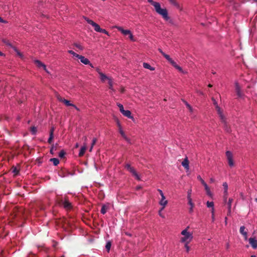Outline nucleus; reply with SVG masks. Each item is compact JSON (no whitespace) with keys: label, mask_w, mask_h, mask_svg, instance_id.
Listing matches in <instances>:
<instances>
[{"label":"nucleus","mask_w":257,"mask_h":257,"mask_svg":"<svg viewBox=\"0 0 257 257\" xmlns=\"http://www.w3.org/2000/svg\"><path fill=\"white\" fill-rule=\"evenodd\" d=\"M54 150H56V147H55L53 145V146H52V147H51V148L50 149V154H51L52 155L54 154V152H53Z\"/></svg>","instance_id":"48"},{"label":"nucleus","mask_w":257,"mask_h":257,"mask_svg":"<svg viewBox=\"0 0 257 257\" xmlns=\"http://www.w3.org/2000/svg\"><path fill=\"white\" fill-rule=\"evenodd\" d=\"M55 130V128L54 126L51 127L50 130V134L54 135V132Z\"/></svg>","instance_id":"53"},{"label":"nucleus","mask_w":257,"mask_h":257,"mask_svg":"<svg viewBox=\"0 0 257 257\" xmlns=\"http://www.w3.org/2000/svg\"><path fill=\"white\" fill-rule=\"evenodd\" d=\"M117 125L118 127H119V130L120 128H122L121 124H120V122H119L118 120H117Z\"/></svg>","instance_id":"56"},{"label":"nucleus","mask_w":257,"mask_h":257,"mask_svg":"<svg viewBox=\"0 0 257 257\" xmlns=\"http://www.w3.org/2000/svg\"><path fill=\"white\" fill-rule=\"evenodd\" d=\"M206 205L208 208H212V213L214 212V203L212 201H207L206 202Z\"/></svg>","instance_id":"22"},{"label":"nucleus","mask_w":257,"mask_h":257,"mask_svg":"<svg viewBox=\"0 0 257 257\" xmlns=\"http://www.w3.org/2000/svg\"><path fill=\"white\" fill-rule=\"evenodd\" d=\"M169 63L176 69H177L178 71H179L183 73V70L180 66H179L173 59H171V60L169 62Z\"/></svg>","instance_id":"13"},{"label":"nucleus","mask_w":257,"mask_h":257,"mask_svg":"<svg viewBox=\"0 0 257 257\" xmlns=\"http://www.w3.org/2000/svg\"><path fill=\"white\" fill-rule=\"evenodd\" d=\"M148 2L154 6L156 13L165 21H168L170 19L167 10L166 8L162 9L159 2H155L153 0H148Z\"/></svg>","instance_id":"1"},{"label":"nucleus","mask_w":257,"mask_h":257,"mask_svg":"<svg viewBox=\"0 0 257 257\" xmlns=\"http://www.w3.org/2000/svg\"><path fill=\"white\" fill-rule=\"evenodd\" d=\"M235 90L236 93V95L239 98H243L244 96V94L242 93L241 90V88L239 85V83L237 82H235Z\"/></svg>","instance_id":"6"},{"label":"nucleus","mask_w":257,"mask_h":257,"mask_svg":"<svg viewBox=\"0 0 257 257\" xmlns=\"http://www.w3.org/2000/svg\"><path fill=\"white\" fill-rule=\"evenodd\" d=\"M54 138V135L50 134L49 138L48 140V143L50 144H51L52 143V140Z\"/></svg>","instance_id":"39"},{"label":"nucleus","mask_w":257,"mask_h":257,"mask_svg":"<svg viewBox=\"0 0 257 257\" xmlns=\"http://www.w3.org/2000/svg\"><path fill=\"white\" fill-rule=\"evenodd\" d=\"M182 165L187 170L189 169V162L187 158L182 162Z\"/></svg>","instance_id":"21"},{"label":"nucleus","mask_w":257,"mask_h":257,"mask_svg":"<svg viewBox=\"0 0 257 257\" xmlns=\"http://www.w3.org/2000/svg\"><path fill=\"white\" fill-rule=\"evenodd\" d=\"M97 141V139L96 138H93L92 141L91 145L89 151L91 152L93 149V146L95 144Z\"/></svg>","instance_id":"35"},{"label":"nucleus","mask_w":257,"mask_h":257,"mask_svg":"<svg viewBox=\"0 0 257 257\" xmlns=\"http://www.w3.org/2000/svg\"><path fill=\"white\" fill-rule=\"evenodd\" d=\"M163 56H164V57H165V58H166V59H167L169 62H170V61L171 60V59H172L170 57V56L169 55H168V54H166V53H165Z\"/></svg>","instance_id":"40"},{"label":"nucleus","mask_w":257,"mask_h":257,"mask_svg":"<svg viewBox=\"0 0 257 257\" xmlns=\"http://www.w3.org/2000/svg\"><path fill=\"white\" fill-rule=\"evenodd\" d=\"M60 101L63 102L67 106H73L77 110H78V111L79 110V108L78 107H77L76 105L71 103L70 101L67 99H60Z\"/></svg>","instance_id":"8"},{"label":"nucleus","mask_w":257,"mask_h":257,"mask_svg":"<svg viewBox=\"0 0 257 257\" xmlns=\"http://www.w3.org/2000/svg\"><path fill=\"white\" fill-rule=\"evenodd\" d=\"M119 132L120 133V134L121 135V136L123 138L125 136H126L124 132H123V131L122 130V128H120L119 130Z\"/></svg>","instance_id":"47"},{"label":"nucleus","mask_w":257,"mask_h":257,"mask_svg":"<svg viewBox=\"0 0 257 257\" xmlns=\"http://www.w3.org/2000/svg\"><path fill=\"white\" fill-rule=\"evenodd\" d=\"M65 152L62 150L59 152L58 156L60 158H63L65 157Z\"/></svg>","instance_id":"36"},{"label":"nucleus","mask_w":257,"mask_h":257,"mask_svg":"<svg viewBox=\"0 0 257 257\" xmlns=\"http://www.w3.org/2000/svg\"><path fill=\"white\" fill-rule=\"evenodd\" d=\"M163 210H162V207L161 208V209L159 210V215L160 216H161L162 218H165V216L162 213V211H163Z\"/></svg>","instance_id":"52"},{"label":"nucleus","mask_w":257,"mask_h":257,"mask_svg":"<svg viewBox=\"0 0 257 257\" xmlns=\"http://www.w3.org/2000/svg\"><path fill=\"white\" fill-rule=\"evenodd\" d=\"M96 71H97V72L99 74V75H100L101 73H102V72H101L100 69L98 67H97L96 68Z\"/></svg>","instance_id":"55"},{"label":"nucleus","mask_w":257,"mask_h":257,"mask_svg":"<svg viewBox=\"0 0 257 257\" xmlns=\"http://www.w3.org/2000/svg\"><path fill=\"white\" fill-rule=\"evenodd\" d=\"M83 18L87 22L88 24L91 25L92 26L94 27V30L97 32H99L101 28L100 27L99 25L97 24V23L93 22L92 20L89 19L87 17L85 16H83Z\"/></svg>","instance_id":"4"},{"label":"nucleus","mask_w":257,"mask_h":257,"mask_svg":"<svg viewBox=\"0 0 257 257\" xmlns=\"http://www.w3.org/2000/svg\"><path fill=\"white\" fill-rule=\"evenodd\" d=\"M108 85H109V88L110 89L112 90L113 89V82H112V80L111 79V78H110L108 80Z\"/></svg>","instance_id":"32"},{"label":"nucleus","mask_w":257,"mask_h":257,"mask_svg":"<svg viewBox=\"0 0 257 257\" xmlns=\"http://www.w3.org/2000/svg\"><path fill=\"white\" fill-rule=\"evenodd\" d=\"M129 37L131 40L134 41V37L132 33H131V34H129Z\"/></svg>","instance_id":"57"},{"label":"nucleus","mask_w":257,"mask_h":257,"mask_svg":"<svg viewBox=\"0 0 257 257\" xmlns=\"http://www.w3.org/2000/svg\"><path fill=\"white\" fill-rule=\"evenodd\" d=\"M158 51H159V52H160V53L162 55H163L165 53V52H164L163 51V50H162L161 49H160V48H159V49H158Z\"/></svg>","instance_id":"59"},{"label":"nucleus","mask_w":257,"mask_h":257,"mask_svg":"<svg viewBox=\"0 0 257 257\" xmlns=\"http://www.w3.org/2000/svg\"><path fill=\"white\" fill-rule=\"evenodd\" d=\"M169 63L176 69H177L178 71H179L183 73V70L180 66H179L173 59H171V60L169 62Z\"/></svg>","instance_id":"12"},{"label":"nucleus","mask_w":257,"mask_h":257,"mask_svg":"<svg viewBox=\"0 0 257 257\" xmlns=\"http://www.w3.org/2000/svg\"><path fill=\"white\" fill-rule=\"evenodd\" d=\"M158 191H159L161 196L164 195L162 190L159 189H158Z\"/></svg>","instance_id":"60"},{"label":"nucleus","mask_w":257,"mask_h":257,"mask_svg":"<svg viewBox=\"0 0 257 257\" xmlns=\"http://www.w3.org/2000/svg\"><path fill=\"white\" fill-rule=\"evenodd\" d=\"M183 101L184 102L186 106L188 107L189 110L192 112L193 111V108L192 106L185 100H183Z\"/></svg>","instance_id":"34"},{"label":"nucleus","mask_w":257,"mask_h":257,"mask_svg":"<svg viewBox=\"0 0 257 257\" xmlns=\"http://www.w3.org/2000/svg\"><path fill=\"white\" fill-rule=\"evenodd\" d=\"M117 30L120 31L121 33H122L124 35H127L131 34V31L129 30H124L122 27H118L117 28Z\"/></svg>","instance_id":"17"},{"label":"nucleus","mask_w":257,"mask_h":257,"mask_svg":"<svg viewBox=\"0 0 257 257\" xmlns=\"http://www.w3.org/2000/svg\"><path fill=\"white\" fill-rule=\"evenodd\" d=\"M86 147L85 146H83L81 147V148H80V150L79 151V156H82L84 155L85 151L86 150Z\"/></svg>","instance_id":"29"},{"label":"nucleus","mask_w":257,"mask_h":257,"mask_svg":"<svg viewBox=\"0 0 257 257\" xmlns=\"http://www.w3.org/2000/svg\"><path fill=\"white\" fill-rule=\"evenodd\" d=\"M212 100L213 101V104L215 105V106L216 107L217 105H218V104H217V101H216V100L214 98H212Z\"/></svg>","instance_id":"54"},{"label":"nucleus","mask_w":257,"mask_h":257,"mask_svg":"<svg viewBox=\"0 0 257 257\" xmlns=\"http://www.w3.org/2000/svg\"><path fill=\"white\" fill-rule=\"evenodd\" d=\"M50 161L52 162L53 165L55 166H57L60 162L59 159L56 158L50 159Z\"/></svg>","instance_id":"27"},{"label":"nucleus","mask_w":257,"mask_h":257,"mask_svg":"<svg viewBox=\"0 0 257 257\" xmlns=\"http://www.w3.org/2000/svg\"><path fill=\"white\" fill-rule=\"evenodd\" d=\"M111 246V242L110 241H107L105 245V248L108 252H109Z\"/></svg>","instance_id":"31"},{"label":"nucleus","mask_w":257,"mask_h":257,"mask_svg":"<svg viewBox=\"0 0 257 257\" xmlns=\"http://www.w3.org/2000/svg\"><path fill=\"white\" fill-rule=\"evenodd\" d=\"M143 66L144 68L149 69L152 71H154L155 70V67L151 66L149 63L146 62H144L143 64Z\"/></svg>","instance_id":"20"},{"label":"nucleus","mask_w":257,"mask_h":257,"mask_svg":"<svg viewBox=\"0 0 257 257\" xmlns=\"http://www.w3.org/2000/svg\"><path fill=\"white\" fill-rule=\"evenodd\" d=\"M61 202L63 205V207L65 209L67 210H70L72 208V204L68 200L66 199L64 200H62Z\"/></svg>","instance_id":"7"},{"label":"nucleus","mask_w":257,"mask_h":257,"mask_svg":"<svg viewBox=\"0 0 257 257\" xmlns=\"http://www.w3.org/2000/svg\"><path fill=\"white\" fill-rule=\"evenodd\" d=\"M125 168L130 173L132 174V175L136 178L137 180H141V177L140 175L137 173L135 169L133 167H131L130 164H126L125 166Z\"/></svg>","instance_id":"3"},{"label":"nucleus","mask_w":257,"mask_h":257,"mask_svg":"<svg viewBox=\"0 0 257 257\" xmlns=\"http://www.w3.org/2000/svg\"><path fill=\"white\" fill-rule=\"evenodd\" d=\"M117 105L119 107L120 112H121L123 111V110H124L122 104L120 103H117Z\"/></svg>","instance_id":"43"},{"label":"nucleus","mask_w":257,"mask_h":257,"mask_svg":"<svg viewBox=\"0 0 257 257\" xmlns=\"http://www.w3.org/2000/svg\"><path fill=\"white\" fill-rule=\"evenodd\" d=\"M233 201L232 198H229L228 201L227 202L228 206V213L230 214L231 213V203Z\"/></svg>","instance_id":"26"},{"label":"nucleus","mask_w":257,"mask_h":257,"mask_svg":"<svg viewBox=\"0 0 257 257\" xmlns=\"http://www.w3.org/2000/svg\"><path fill=\"white\" fill-rule=\"evenodd\" d=\"M15 51L16 52L17 54L21 58H23V55L16 48L14 49Z\"/></svg>","instance_id":"38"},{"label":"nucleus","mask_w":257,"mask_h":257,"mask_svg":"<svg viewBox=\"0 0 257 257\" xmlns=\"http://www.w3.org/2000/svg\"><path fill=\"white\" fill-rule=\"evenodd\" d=\"M206 191V193L208 195V196H212V193L210 191V188L209 187H208V189H205Z\"/></svg>","instance_id":"50"},{"label":"nucleus","mask_w":257,"mask_h":257,"mask_svg":"<svg viewBox=\"0 0 257 257\" xmlns=\"http://www.w3.org/2000/svg\"><path fill=\"white\" fill-rule=\"evenodd\" d=\"M170 3L177 9H180V5L176 0H168Z\"/></svg>","instance_id":"24"},{"label":"nucleus","mask_w":257,"mask_h":257,"mask_svg":"<svg viewBox=\"0 0 257 257\" xmlns=\"http://www.w3.org/2000/svg\"><path fill=\"white\" fill-rule=\"evenodd\" d=\"M188 226L187 227L181 232V234L184 236L180 239V242L182 243H189L193 238V233L188 231Z\"/></svg>","instance_id":"2"},{"label":"nucleus","mask_w":257,"mask_h":257,"mask_svg":"<svg viewBox=\"0 0 257 257\" xmlns=\"http://www.w3.org/2000/svg\"><path fill=\"white\" fill-rule=\"evenodd\" d=\"M124 116L127 117L128 118L134 119V117L132 115L131 112L129 110H123L121 112Z\"/></svg>","instance_id":"14"},{"label":"nucleus","mask_w":257,"mask_h":257,"mask_svg":"<svg viewBox=\"0 0 257 257\" xmlns=\"http://www.w3.org/2000/svg\"><path fill=\"white\" fill-rule=\"evenodd\" d=\"M0 22H1L2 23H7V22L5 20H3V19L1 17H0Z\"/></svg>","instance_id":"58"},{"label":"nucleus","mask_w":257,"mask_h":257,"mask_svg":"<svg viewBox=\"0 0 257 257\" xmlns=\"http://www.w3.org/2000/svg\"><path fill=\"white\" fill-rule=\"evenodd\" d=\"M225 154L229 166L230 167H233L234 166V161L232 152L230 151H227Z\"/></svg>","instance_id":"5"},{"label":"nucleus","mask_w":257,"mask_h":257,"mask_svg":"<svg viewBox=\"0 0 257 257\" xmlns=\"http://www.w3.org/2000/svg\"><path fill=\"white\" fill-rule=\"evenodd\" d=\"M223 123H224V129L225 130V131L228 132V133H230L231 130L229 128H228L227 127V123L226 122V125L225 124V122H222Z\"/></svg>","instance_id":"42"},{"label":"nucleus","mask_w":257,"mask_h":257,"mask_svg":"<svg viewBox=\"0 0 257 257\" xmlns=\"http://www.w3.org/2000/svg\"><path fill=\"white\" fill-rule=\"evenodd\" d=\"M78 59H79L80 62L84 65H87L88 64H89L90 61L89 60V59L85 58L83 56L80 55Z\"/></svg>","instance_id":"15"},{"label":"nucleus","mask_w":257,"mask_h":257,"mask_svg":"<svg viewBox=\"0 0 257 257\" xmlns=\"http://www.w3.org/2000/svg\"><path fill=\"white\" fill-rule=\"evenodd\" d=\"M189 213H192L193 211V207H190L189 209Z\"/></svg>","instance_id":"61"},{"label":"nucleus","mask_w":257,"mask_h":257,"mask_svg":"<svg viewBox=\"0 0 257 257\" xmlns=\"http://www.w3.org/2000/svg\"><path fill=\"white\" fill-rule=\"evenodd\" d=\"M170 3L177 9H180V5L176 0H168Z\"/></svg>","instance_id":"25"},{"label":"nucleus","mask_w":257,"mask_h":257,"mask_svg":"<svg viewBox=\"0 0 257 257\" xmlns=\"http://www.w3.org/2000/svg\"><path fill=\"white\" fill-rule=\"evenodd\" d=\"M99 32L108 35V32L105 29H103L101 28Z\"/></svg>","instance_id":"45"},{"label":"nucleus","mask_w":257,"mask_h":257,"mask_svg":"<svg viewBox=\"0 0 257 257\" xmlns=\"http://www.w3.org/2000/svg\"><path fill=\"white\" fill-rule=\"evenodd\" d=\"M108 209V206L106 205H105V204H103L102 206V207H101V210H100L101 213H102V214H105L106 212V211H107V210Z\"/></svg>","instance_id":"23"},{"label":"nucleus","mask_w":257,"mask_h":257,"mask_svg":"<svg viewBox=\"0 0 257 257\" xmlns=\"http://www.w3.org/2000/svg\"><path fill=\"white\" fill-rule=\"evenodd\" d=\"M248 242L253 249H256L257 248V239H256L255 238H249L248 239Z\"/></svg>","instance_id":"9"},{"label":"nucleus","mask_w":257,"mask_h":257,"mask_svg":"<svg viewBox=\"0 0 257 257\" xmlns=\"http://www.w3.org/2000/svg\"><path fill=\"white\" fill-rule=\"evenodd\" d=\"M68 52L72 55L73 56L78 58L79 56H80V55L79 54H77V53H76L75 52H74L72 50H68Z\"/></svg>","instance_id":"33"},{"label":"nucleus","mask_w":257,"mask_h":257,"mask_svg":"<svg viewBox=\"0 0 257 257\" xmlns=\"http://www.w3.org/2000/svg\"><path fill=\"white\" fill-rule=\"evenodd\" d=\"M74 46L78 48L79 50H82L83 49V47L82 46H81L80 44H77V43H75L74 44Z\"/></svg>","instance_id":"44"},{"label":"nucleus","mask_w":257,"mask_h":257,"mask_svg":"<svg viewBox=\"0 0 257 257\" xmlns=\"http://www.w3.org/2000/svg\"><path fill=\"white\" fill-rule=\"evenodd\" d=\"M191 193H192V190L191 189L188 190L187 191V200L192 199Z\"/></svg>","instance_id":"37"},{"label":"nucleus","mask_w":257,"mask_h":257,"mask_svg":"<svg viewBox=\"0 0 257 257\" xmlns=\"http://www.w3.org/2000/svg\"><path fill=\"white\" fill-rule=\"evenodd\" d=\"M100 79L101 81H104L105 80H108L110 77L107 76L105 74L102 73L100 74Z\"/></svg>","instance_id":"28"},{"label":"nucleus","mask_w":257,"mask_h":257,"mask_svg":"<svg viewBox=\"0 0 257 257\" xmlns=\"http://www.w3.org/2000/svg\"><path fill=\"white\" fill-rule=\"evenodd\" d=\"M197 179L201 182V184L204 186L205 189H208V186L200 176H197Z\"/></svg>","instance_id":"19"},{"label":"nucleus","mask_w":257,"mask_h":257,"mask_svg":"<svg viewBox=\"0 0 257 257\" xmlns=\"http://www.w3.org/2000/svg\"><path fill=\"white\" fill-rule=\"evenodd\" d=\"M184 244V247L186 249V250L187 252H188L190 250V247L189 246V243H183Z\"/></svg>","instance_id":"41"},{"label":"nucleus","mask_w":257,"mask_h":257,"mask_svg":"<svg viewBox=\"0 0 257 257\" xmlns=\"http://www.w3.org/2000/svg\"><path fill=\"white\" fill-rule=\"evenodd\" d=\"M87 65H89L91 68H94L93 65L89 61V64H88Z\"/></svg>","instance_id":"63"},{"label":"nucleus","mask_w":257,"mask_h":257,"mask_svg":"<svg viewBox=\"0 0 257 257\" xmlns=\"http://www.w3.org/2000/svg\"><path fill=\"white\" fill-rule=\"evenodd\" d=\"M34 63L37 65V66L39 67H42L43 68H45L46 65L43 63L41 61L39 60H35Z\"/></svg>","instance_id":"18"},{"label":"nucleus","mask_w":257,"mask_h":257,"mask_svg":"<svg viewBox=\"0 0 257 257\" xmlns=\"http://www.w3.org/2000/svg\"><path fill=\"white\" fill-rule=\"evenodd\" d=\"M227 190H224V194L225 195H227V193H228V192H227Z\"/></svg>","instance_id":"64"},{"label":"nucleus","mask_w":257,"mask_h":257,"mask_svg":"<svg viewBox=\"0 0 257 257\" xmlns=\"http://www.w3.org/2000/svg\"><path fill=\"white\" fill-rule=\"evenodd\" d=\"M188 204L190 205V207H194V203H193L192 199L188 200Z\"/></svg>","instance_id":"46"},{"label":"nucleus","mask_w":257,"mask_h":257,"mask_svg":"<svg viewBox=\"0 0 257 257\" xmlns=\"http://www.w3.org/2000/svg\"><path fill=\"white\" fill-rule=\"evenodd\" d=\"M216 109L217 110V113L219 114V117H220L222 122H224L225 124L226 125L225 118L224 116L223 115L222 112L221 110L220 107L218 105H217L216 106Z\"/></svg>","instance_id":"10"},{"label":"nucleus","mask_w":257,"mask_h":257,"mask_svg":"<svg viewBox=\"0 0 257 257\" xmlns=\"http://www.w3.org/2000/svg\"><path fill=\"white\" fill-rule=\"evenodd\" d=\"M30 131L32 135L35 136L37 133V128L35 126H32Z\"/></svg>","instance_id":"30"},{"label":"nucleus","mask_w":257,"mask_h":257,"mask_svg":"<svg viewBox=\"0 0 257 257\" xmlns=\"http://www.w3.org/2000/svg\"><path fill=\"white\" fill-rule=\"evenodd\" d=\"M13 173L16 174H18L19 173V171L18 170V169H17L16 167H13V171H12Z\"/></svg>","instance_id":"51"},{"label":"nucleus","mask_w":257,"mask_h":257,"mask_svg":"<svg viewBox=\"0 0 257 257\" xmlns=\"http://www.w3.org/2000/svg\"><path fill=\"white\" fill-rule=\"evenodd\" d=\"M224 190H228V184L226 182H224L222 185Z\"/></svg>","instance_id":"49"},{"label":"nucleus","mask_w":257,"mask_h":257,"mask_svg":"<svg viewBox=\"0 0 257 257\" xmlns=\"http://www.w3.org/2000/svg\"><path fill=\"white\" fill-rule=\"evenodd\" d=\"M44 70L46 72L49 74L50 72L48 71V70L47 69L46 66H45V68H43Z\"/></svg>","instance_id":"62"},{"label":"nucleus","mask_w":257,"mask_h":257,"mask_svg":"<svg viewBox=\"0 0 257 257\" xmlns=\"http://www.w3.org/2000/svg\"><path fill=\"white\" fill-rule=\"evenodd\" d=\"M168 203L167 200H165V197L164 195L161 196V199L159 201V204L162 206V210H164L165 206Z\"/></svg>","instance_id":"11"},{"label":"nucleus","mask_w":257,"mask_h":257,"mask_svg":"<svg viewBox=\"0 0 257 257\" xmlns=\"http://www.w3.org/2000/svg\"><path fill=\"white\" fill-rule=\"evenodd\" d=\"M245 228L244 226H240L239 229V232L243 236L245 240H246L247 238V233L246 231H245Z\"/></svg>","instance_id":"16"}]
</instances>
